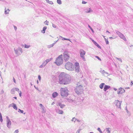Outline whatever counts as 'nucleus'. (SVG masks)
I'll return each mask as SVG.
<instances>
[{
  "label": "nucleus",
  "mask_w": 133,
  "mask_h": 133,
  "mask_svg": "<svg viewBox=\"0 0 133 133\" xmlns=\"http://www.w3.org/2000/svg\"><path fill=\"white\" fill-rule=\"evenodd\" d=\"M48 21H46L44 22V24L47 25H48Z\"/></svg>",
  "instance_id": "34"
},
{
  "label": "nucleus",
  "mask_w": 133,
  "mask_h": 133,
  "mask_svg": "<svg viewBox=\"0 0 133 133\" xmlns=\"http://www.w3.org/2000/svg\"><path fill=\"white\" fill-rule=\"evenodd\" d=\"M87 3V2H86L84 1H83L82 2V3L83 4H85Z\"/></svg>",
  "instance_id": "54"
},
{
  "label": "nucleus",
  "mask_w": 133,
  "mask_h": 133,
  "mask_svg": "<svg viewBox=\"0 0 133 133\" xmlns=\"http://www.w3.org/2000/svg\"><path fill=\"white\" fill-rule=\"evenodd\" d=\"M68 101L70 102H72L73 101L72 99H69L68 100Z\"/></svg>",
  "instance_id": "52"
},
{
  "label": "nucleus",
  "mask_w": 133,
  "mask_h": 133,
  "mask_svg": "<svg viewBox=\"0 0 133 133\" xmlns=\"http://www.w3.org/2000/svg\"><path fill=\"white\" fill-rule=\"evenodd\" d=\"M52 59V58H51L50 59H47L44 61L46 62V63L47 64L50 61H51V60Z\"/></svg>",
  "instance_id": "21"
},
{
  "label": "nucleus",
  "mask_w": 133,
  "mask_h": 133,
  "mask_svg": "<svg viewBox=\"0 0 133 133\" xmlns=\"http://www.w3.org/2000/svg\"><path fill=\"white\" fill-rule=\"evenodd\" d=\"M80 99L82 101H83V100L84 99V98L83 97H79Z\"/></svg>",
  "instance_id": "43"
},
{
  "label": "nucleus",
  "mask_w": 133,
  "mask_h": 133,
  "mask_svg": "<svg viewBox=\"0 0 133 133\" xmlns=\"http://www.w3.org/2000/svg\"><path fill=\"white\" fill-rule=\"evenodd\" d=\"M71 80V77L69 75L64 72H62L59 76L58 82L61 84L67 85L70 83Z\"/></svg>",
  "instance_id": "1"
},
{
  "label": "nucleus",
  "mask_w": 133,
  "mask_h": 133,
  "mask_svg": "<svg viewBox=\"0 0 133 133\" xmlns=\"http://www.w3.org/2000/svg\"><path fill=\"white\" fill-rule=\"evenodd\" d=\"M55 109L57 113H58L59 114H63V111L59 110V108H56Z\"/></svg>",
  "instance_id": "14"
},
{
  "label": "nucleus",
  "mask_w": 133,
  "mask_h": 133,
  "mask_svg": "<svg viewBox=\"0 0 133 133\" xmlns=\"http://www.w3.org/2000/svg\"><path fill=\"white\" fill-rule=\"evenodd\" d=\"M95 57L98 59L99 60L101 61V59L98 56H96Z\"/></svg>",
  "instance_id": "40"
},
{
  "label": "nucleus",
  "mask_w": 133,
  "mask_h": 133,
  "mask_svg": "<svg viewBox=\"0 0 133 133\" xmlns=\"http://www.w3.org/2000/svg\"><path fill=\"white\" fill-rule=\"evenodd\" d=\"M76 121L78 122H80V121L78 119H76Z\"/></svg>",
  "instance_id": "61"
},
{
  "label": "nucleus",
  "mask_w": 133,
  "mask_h": 133,
  "mask_svg": "<svg viewBox=\"0 0 133 133\" xmlns=\"http://www.w3.org/2000/svg\"><path fill=\"white\" fill-rule=\"evenodd\" d=\"M10 11V10L9 9L7 10L6 8L5 9V14H8L9 13V12Z\"/></svg>",
  "instance_id": "23"
},
{
  "label": "nucleus",
  "mask_w": 133,
  "mask_h": 133,
  "mask_svg": "<svg viewBox=\"0 0 133 133\" xmlns=\"http://www.w3.org/2000/svg\"><path fill=\"white\" fill-rule=\"evenodd\" d=\"M76 119L75 117H74L72 119V121L75 122L76 121Z\"/></svg>",
  "instance_id": "39"
},
{
  "label": "nucleus",
  "mask_w": 133,
  "mask_h": 133,
  "mask_svg": "<svg viewBox=\"0 0 133 133\" xmlns=\"http://www.w3.org/2000/svg\"><path fill=\"white\" fill-rule=\"evenodd\" d=\"M52 26L53 28H55L56 27V25H55L54 24H52Z\"/></svg>",
  "instance_id": "47"
},
{
  "label": "nucleus",
  "mask_w": 133,
  "mask_h": 133,
  "mask_svg": "<svg viewBox=\"0 0 133 133\" xmlns=\"http://www.w3.org/2000/svg\"><path fill=\"white\" fill-rule=\"evenodd\" d=\"M75 71L77 72H78L79 70V64L78 63L76 62L74 64Z\"/></svg>",
  "instance_id": "11"
},
{
  "label": "nucleus",
  "mask_w": 133,
  "mask_h": 133,
  "mask_svg": "<svg viewBox=\"0 0 133 133\" xmlns=\"http://www.w3.org/2000/svg\"><path fill=\"white\" fill-rule=\"evenodd\" d=\"M83 91V86L81 85L77 84L76 87L75 89V92L78 95H80L82 93Z\"/></svg>",
  "instance_id": "3"
},
{
  "label": "nucleus",
  "mask_w": 133,
  "mask_h": 133,
  "mask_svg": "<svg viewBox=\"0 0 133 133\" xmlns=\"http://www.w3.org/2000/svg\"><path fill=\"white\" fill-rule=\"evenodd\" d=\"M18 92L19 93V96L20 97L21 96V91H18Z\"/></svg>",
  "instance_id": "46"
},
{
  "label": "nucleus",
  "mask_w": 133,
  "mask_h": 133,
  "mask_svg": "<svg viewBox=\"0 0 133 133\" xmlns=\"http://www.w3.org/2000/svg\"><path fill=\"white\" fill-rule=\"evenodd\" d=\"M65 68L66 69L70 71L73 70L74 69L73 65L70 62H68L66 63Z\"/></svg>",
  "instance_id": "4"
},
{
  "label": "nucleus",
  "mask_w": 133,
  "mask_h": 133,
  "mask_svg": "<svg viewBox=\"0 0 133 133\" xmlns=\"http://www.w3.org/2000/svg\"><path fill=\"white\" fill-rule=\"evenodd\" d=\"M41 108L43 107H44V106L42 104H39Z\"/></svg>",
  "instance_id": "55"
},
{
  "label": "nucleus",
  "mask_w": 133,
  "mask_h": 133,
  "mask_svg": "<svg viewBox=\"0 0 133 133\" xmlns=\"http://www.w3.org/2000/svg\"><path fill=\"white\" fill-rule=\"evenodd\" d=\"M115 32L116 34L120 38L123 39L124 41H127V39L126 37L123 34L118 31L116 30Z\"/></svg>",
  "instance_id": "7"
},
{
  "label": "nucleus",
  "mask_w": 133,
  "mask_h": 133,
  "mask_svg": "<svg viewBox=\"0 0 133 133\" xmlns=\"http://www.w3.org/2000/svg\"><path fill=\"white\" fill-rule=\"evenodd\" d=\"M47 3H48L49 4H53V3L52 1H49V0H48V2H47Z\"/></svg>",
  "instance_id": "32"
},
{
  "label": "nucleus",
  "mask_w": 133,
  "mask_h": 133,
  "mask_svg": "<svg viewBox=\"0 0 133 133\" xmlns=\"http://www.w3.org/2000/svg\"><path fill=\"white\" fill-rule=\"evenodd\" d=\"M60 91L61 95L63 97H66L69 94L68 90L66 87L61 88Z\"/></svg>",
  "instance_id": "2"
},
{
  "label": "nucleus",
  "mask_w": 133,
  "mask_h": 133,
  "mask_svg": "<svg viewBox=\"0 0 133 133\" xmlns=\"http://www.w3.org/2000/svg\"><path fill=\"white\" fill-rule=\"evenodd\" d=\"M122 102L119 101L118 100H115L114 102V104L118 108L121 109V104Z\"/></svg>",
  "instance_id": "10"
},
{
  "label": "nucleus",
  "mask_w": 133,
  "mask_h": 133,
  "mask_svg": "<svg viewBox=\"0 0 133 133\" xmlns=\"http://www.w3.org/2000/svg\"><path fill=\"white\" fill-rule=\"evenodd\" d=\"M92 41H93V43L94 44L96 45V46H97L98 48H101L100 46L95 41H94V40H92Z\"/></svg>",
  "instance_id": "24"
},
{
  "label": "nucleus",
  "mask_w": 133,
  "mask_h": 133,
  "mask_svg": "<svg viewBox=\"0 0 133 133\" xmlns=\"http://www.w3.org/2000/svg\"><path fill=\"white\" fill-rule=\"evenodd\" d=\"M14 26L15 30H16L17 29V28L16 26L15 25H14Z\"/></svg>",
  "instance_id": "51"
},
{
  "label": "nucleus",
  "mask_w": 133,
  "mask_h": 133,
  "mask_svg": "<svg viewBox=\"0 0 133 133\" xmlns=\"http://www.w3.org/2000/svg\"><path fill=\"white\" fill-rule=\"evenodd\" d=\"M42 110H43V112H45V109L44 108V107H42Z\"/></svg>",
  "instance_id": "33"
},
{
  "label": "nucleus",
  "mask_w": 133,
  "mask_h": 133,
  "mask_svg": "<svg viewBox=\"0 0 133 133\" xmlns=\"http://www.w3.org/2000/svg\"><path fill=\"white\" fill-rule=\"evenodd\" d=\"M46 29L47 27L46 26H44L43 28V30L41 31V32L43 33H45V30Z\"/></svg>",
  "instance_id": "20"
},
{
  "label": "nucleus",
  "mask_w": 133,
  "mask_h": 133,
  "mask_svg": "<svg viewBox=\"0 0 133 133\" xmlns=\"http://www.w3.org/2000/svg\"><path fill=\"white\" fill-rule=\"evenodd\" d=\"M105 42L106 44H109V41H108V39L107 40H106V41H105Z\"/></svg>",
  "instance_id": "45"
},
{
  "label": "nucleus",
  "mask_w": 133,
  "mask_h": 133,
  "mask_svg": "<svg viewBox=\"0 0 133 133\" xmlns=\"http://www.w3.org/2000/svg\"><path fill=\"white\" fill-rule=\"evenodd\" d=\"M18 112H20L21 113H23V111L19 109H18Z\"/></svg>",
  "instance_id": "38"
},
{
  "label": "nucleus",
  "mask_w": 133,
  "mask_h": 133,
  "mask_svg": "<svg viewBox=\"0 0 133 133\" xmlns=\"http://www.w3.org/2000/svg\"><path fill=\"white\" fill-rule=\"evenodd\" d=\"M57 105V106H59L62 109H63L65 106V105L64 104H62L60 102L58 103Z\"/></svg>",
  "instance_id": "15"
},
{
  "label": "nucleus",
  "mask_w": 133,
  "mask_h": 133,
  "mask_svg": "<svg viewBox=\"0 0 133 133\" xmlns=\"http://www.w3.org/2000/svg\"><path fill=\"white\" fill-rule=\"evenodd\" d=\"M105 85L104 83H101L99 85V87L100 89H102L103 88L104 85Z\"/></svg>",
  "instance_id": "22"
},
{
  "label": "nucleus",
  "mask_w": 133,
  "mask_h": 133,
  "mask_svg": "<svg viewBox=\"0 0 133 133\" xmlns=\"http://www.w3.org/2000/svg\"><path fill=\"white\" fill-rule=\"evenodd\" d=\"M65 40H68V41H70L71 42V41H70V39H68L65 38Z\"/></svg>",
  "instance_id": "57"
},
{
  "label": "nucleus",
  "mask_w": 133,
  "mask_h": 133,
  "mask_svg": "<svg viewBox=\"0 0 133 133\" xmlns=\"http://www.w3.org/2000/svg\"><path fill=\"white\" fill-rule=\"evenodd\" d=\"M15 90L16 91H18L19 90V89L18 88H15Z\"/></svg>",
  "instance_id": "49"
},
{
  "label": "nucleus",
  "mask_w": 133,
  "mask_h": 133,
  "mask_svg": "<svg viewBox=\"0 0 133 133\" xmlns=\"http://www.w3.org/2000/svg\"><path fill=\"white\" fill-rule=\"evenodd\" d=\"M100 72L102 73L103 74H104V73H105V74H108V73L106 72H105V71L104 70H100Z\"/></svg>",
  "instance_id": "29"
},
{
  "label": "nucleus",
  "mask_w": 133,
  "mask_h": 133,
  "mask_svg": "<svg viewBox=\"0 0 133 133\" xmlns=\"http://www.w3.org/2000/svg\"><path fill=\"white\" fill-rule=\"evenodd\" d=\"M55 43H53L52 44L48 45V48H51L54 46L55 44Z\"/></svg>",
  "instance_id": "27"
},
{
  "label": "nucleus",
  "mask_w": 133,
  "mask_h": 133,
  "mask_svg": "<svg viewBox=\"0 0 133 133\" xmlns=\"http://www.w3.org/2000/svg\"><path fill=\"white\" fill-rule=\"evenodd\" d=\"M15 88L11 89V94H14L15 93Z\"/></svg>",
  "instance_id": "25"
},
{
  "label": "nucleus",
  "mask_w": 133,
  "mask_h": 133,
  "mask_svg": "<svg viewBox=\"0 0 133 133\" xmlns=\"http://www.w3.org/2000/svg\"><path fill=\"white\" fill-rule=\"evenodd\" d=\"M14 50L15 51L16 54L18 55H20L22 53V48L19 47H18L16 50L14 49Z\"/></svg>",
  "instance_id": "9"
},
{
  "label": "nucleus",
  "mask_w": 133,
  "mask_h": 133,
  "mask_svg": "<svg viewBox=\"0 0 133 133\" xmlns=\"http://www.w3.org/2000/svg\"><path fill=\"white\" fill-rule=\"evenodd\" d=\"M47 64L46 63V62L44 61L42 63V64L41 65L39 66V67L40 68H44L45 67V65H46Z\"/></svg>",
  "instance_id": "17"
},
{
  "label": "nucleus",
  "mask_w": 133,
  "mask_h": 133,
  "mask_svg": "<svg viewBox=\"0 0 133 133\" xmlns=\"http://www.w3.org/2000/svg\"><path fill=\"white\" fill-rule=\"evenodd\" d=\"M103 37H104V39L105 40V41H106V40H107L108 39H106L105 38V36H103Z\"/></svg>",
  "instance_id": "58"
},
{
  "label": "nucleus",
  "mask_w": 133,
  "mask_h": 133,
  "mask_svg": "<svg viewBox=\"0 0 133 133\" xmlns=\"http://www.w3.org/2000/svg\"><path fill=\"white\" fill-rule=\"evenodd\" d=\"M81 130V129H78L77 131L76 132V133H79L80 132V131Z\"/></svg>",
  "instance_id": "44"
},
{
  "label": "nucleus",
  "mask_w": 133,
  "mask_h": 133,
  "mask_svg": "<svg viewBox=\"0 0 133 133\" xmlns=\"http://www.w3.org/2000/svg\"><path fill=\"white\" fill-rule=\"evenodd\" d=\"M13 81H14V82L15 83H16V80H15V78H14V77L13 78Z\"/></svg>",
  "instance_id": "53"
},
{
  "label": "nucleus",
  "mask_w": 133,
  "mask_h": 133,
  "mask_svg": "<svg viewBox=\"0 0 133 133\" xmlns=\"http://www.w3.org/2000/svg\"><path fill=\"white\" fill-rule=\"evenodd\" d=\"M125 90L124 89L120 87L119 88L118 90L117 91V93L118 94H122L125 92Z\"/></svg>",
  "instance_id": "13"
},
{
  "label": "nucleus",
  "mask_w": 133,
  "mask_h": 133,
  "mask_svg": "<svg viewBox=\"0 0 133 133\" xmlns=\"http://www.w3.org/2000/svg\"><path fill=\"white\" fill-rule=\"evenodd\" d=\"M106 131L107 132V133H110L111 129L110 128H108L106 129Z\"/></svg>",
  "instance_id": "28"
},
{
  "label": "nucleus",
  "mask_w": 133,
  "mask_h": 133,
  "mask_svg": "<svg viewBox=\"0 0 133 133\" xmlns=\"http://www.w3.org/2000/svg\"><path fill=\"white\" fill-rule=\"evenodd\" d=\"M109 38L111 39H113V38L112 37H110Z\"/></svg>",
  "instance_id": "63"
},
{
  "label": "nucleus",
  "mask_w": 133,
  "mask_h": 133,
  "mask_svg": "<svg viewBox=\"0 0 133 133\" xmlns=\"http://www.w3.org/2000/svg\"><path fill=\"white\" fill-rule=\"evenodd\" d=\"M106 33L108 32V33H110V32H109L108 31H106Z\"/></svg>",
  "instance_id": "64"
},
{
  "label": "nucleus",
  "mask_w": 133,
  "mask_h": 133,
  "mask_svg": "<svg viewBox=\"0 0 133 133\" xmlns=\"http://www.w3.org/2000/svg\"><path fill=\"white\" fill-rule=\"evenodd\" d=\"M57 3L59 4H62V2L61 0H57Z\"/></svg>",
  "instance_id": "31"
},
{
  "label": "nucleus",
  "mask_w": 133,
  "mask_h": 133,
  "mask_svg": "<svg viewBox=\"0 0 133 133\" xmlns=\"http://www.w3.org/2000/svg\"><path fill=\"white\" fill-rule=\"evenodd\" d=\"M58 94L56 92H54L52 94V96L53 98H55L58 95Z\"/></svg>",
  "instance_id": "18"
},
{
  "label": "nucleus",
  "mask_w": 133,
  "mask_h": 133,
  "mask_svg": "<svg viewBox=\"0 0 133 133\" xmlns=\"http://www.w3.org/2000/svg\"><path fill=\"white\" fill-rule=\"evenodd\" d=\"M79 52L81 57L82 58L84 61H85V58L84 55L86 53L85 51L82 49H81L79 50Z\"/></svg>",
  "instance_id": "6"
},
{
  "label": "nucleus",
  "mask_w": 133,
  "mask_h": 133,
  "mask_svg": "<svg viewBox=\"0 0 133 133\" xmlns=\"http://www.w3.org/2000/svg\"><path fill=\"white\" fill-rule=\"evenodd\" d=\"M55 104V103L54 102H53L51 103V105H54V104Z\"/></svg>",
  "instance_id": "60"
},
{
  "label": "nucleus",
  "mask_w": 133,
  "mask_h": 133,
  "mask_svg": "<svg viewBox=\"0 0 133 133\" xmlns=\"http://www.w3.org/2000/svg\"><path fill=\"white\" fill-rule=\"evenodd\" d=\"M97 130L98 131H99V132L101 133H102V131L101 130V129H100V128H97Z\"/></svg>",
  "instance_id": "36"
},
{
  "label": "nucleus",
  "mask_w": 133,
  "mask_h": 133,
  "mask_svg": "<svg viewBox=\"0 0 133 133\" xmlns=\"http://www.w3.org/2000/svg\"><path fill=\"white\" fill-rule=\"evenodd\" d=\"M116 58L118 59L119 61H120L121 62H122V59L120 58H118L117 57H116Z\"/></svg>",
  "instance_id": "35"
},
{
  "label": "nucleus",
  "mask_w": 133,
  "mask_h": 133,
  "mask_svg": "<svg viewBox=\"0 0 133 133\" xmlns=\"http://www.w3.org/2000/svg\"><path fill=\"white\" fill-rule=\"evenodd\" d=\"M92 10H91L90 8L87 9L85 11V12L87 13H90L92 12Z\"/></svg>",
  "instance_id": "19"
},
{
  "label": "nucleus",
  "mask_w": 133,
  "mask_h": 133,
  "mask_svg": "<svg viewBox=\"0 0 133 133\" xmlns=\"http://www.w3.org/2000/svg\"><path fill=\"white\" fill-rule=\"evenodd\" d=\"M12 105H13L12 107H13L14 109L16 110H17V108L16 106V104H15L14 103H12Z\"/></svg>",
  "instance_id": "26"
},
{
  "label": "nucleus",
  "mask_w": 133,
  "mask_h": 133,
  "mask_svg": "<svg viewBox=\"0 0 133 133\" xmlns=\"http://www.w3.org/2000/svg\"><path fill=\"white\" fill-rule=\"evenodd\" d=\"M18 130H16L14 132V133H18Z\"/></svg>",
  "instance_id": "48"
},
{
  "label": "nucleus",
  "mask_w": 133,
  "mask_h": 133,
  "mask_svg": "<svg viewBox=\"0 0 133 133\" xmlns=\"http://www.w3.org/2000/svg\"><path fill=\"white\" fill-rule=\"evenodd\" d=\"M63 55L64 60L66 61H68L69 58L68 52L66 51H64Z\"/></svg>",
  "instance_id": "8"
},
{
  "label": "nucleus",
  "mask_w": 133,
  "mask_h": 133,
  "mask_svg": "<svg viewBox=\"0 0 133 133\" xmlns=\"http://www.w3.org/2000/svg\"><path fill=\"white\" fill-rule=\"evenodd\" d=\"M62 56V55H61L56 58L55 63L57 65H60L62 64L63 61Z\"/></svg>",
  "instance_id": "5"
},
{
  "label": "nucleus",
  "mask_w": 133,
  "mask_h": 133,
  "mask_svg": "<svg viewBox=\"0 0 133 133\" xmlns=\"http://www.w3.org/2000/svg\"><path fill=\"white\" fill-rule=\"evenodd\" d=\"M114 89L115 91H116L117 90V89L116 88H114Z\"/></svg>",
  "instance_id": "62"
},
{
  "label": "nucleus",
  "mask_w": 133,
  "mask_h": 133,
  "mask_svg": "<svg viewBox=\"0 0 133 133\" xmlns=\"http://www.w3.org/2000/svg\"><path fill=\"white\" fill-rule=\"evenodd\" d=\"M12 106H13L12 103V104L9 105L8 106V107L9 108L11 107H12Z\"/></svg>",
  "instance_id": "50"
},
{
  "label": "nucleus",
  "mask_w": 133,
  "mask_h": 133,
  "mask_svg": "<svg viewBox=\"0 0 133 133\" xmlns=\"http://www.w3.org/2000/svg\"><path fill=\"white\" fill-rule=\"evenodd\" d=\"M6 125L9 128H10L11 125V122L8 116H6Z\"/></svg>",
  "instance_id": "12"
},
{
  "label": "nucleus",
  "mask_w": 133,
  "mask_h": 133,
  "mask_svg": "<svg viewBox=\"0 0 133 133\" xmlns=\"http://www.w3.org/2000/svg\"><path fill=\"white\" fill-rule=\"evenodd\" d=\"M60 38H62V40H65V38L63 37H62L61 36H60Z\"/></svg>",
  "instance_id": "41"
},
{
  "label": "nucleus",
  "mask_w": 133,
  "mask_h": 133,
  "mask_svg": "<svg viewBox=\"0 0 133 133\" xmlns=\"http://www.w3.org/2000/svg\"><path fill=\"white\" fill-rule=\"evenodd\" d=\"M38 78L39 79V81H40L41 80V76L40 75H39L38 76Z\"/></svg>",
  "instance_id": "42"
},
{
  "label": "nucleus",
  "mask_w": 133,
  "mask_h": 133,
  "mask_svg": "<svg viewBox=\"0 0 133 133\" xmlns=\"http://www.w3.org/2000/svg\"><path fill=\"white\" fill-rule=\"evenodd\" d=\"M88 27L91 29V30L92 31V32H94L92 28H91V27L89 25H88Z\"/></svg>",
  "instance_id": "37"
},
{
  "label": "nucleus",
  "mask_w": 133,
  "mask_h": 133,
  "mask_svg": "<svg viewBox=\"0 0 133 133\" xmlns=\"http://www.w3.org/2000/svg\"><path fill=\"white\" fill-rule=\"evenodd\" d=\"M130 84L132 85L133 84V82H132V81H131V84Z\"/></svg>",
  "instance_id": "59"
},
{
  "label": "nucleus",
  "mask_w": 133,
  "mask_h": 133,
  "mask_svg": "<svg viewBox=\"0 0 133 133\" xmlns=\"http://www.w3.org/2000/svg\"><path fill=\"white\" fill-rule=\"evenodd\" d=\"M4 93V91L3 90H1V94H3Z\"/></svg>",
  "instance_id": "56"
},
{
  "label": "nucleus",
  "mask_w": 133,
  "mask_h": 133,
  "mask_svg": "<svg viewBox=\"0 0 133 133\" xmlns=\"http://www.w3.org/2000/svg\"><path fill=\"white\" fill-rule=\"evenodd\" d=\"M110 87L109 85H105L104 89V90L106 91L107 90L110 88Z\"/></svg>",
  "instance_id": "16"
},
{
  "label": "nucleus",
  "mask_w": 133,
  "mask_h": 133,
  "mask_svg": "<svg viewBox=\"0 0 133 133\" xmlns=\"http://www.w3.org/2000/svg\"><path fill=\"white\" fill-rule=\"evenodd\" d=\"M24 48H29L31 46L29 45H26V44H24Z\"/></svg>",
  "instance_id": "30"
}]
</instances>
